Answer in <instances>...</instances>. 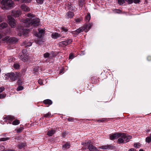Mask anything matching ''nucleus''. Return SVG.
Listing matches in <instances>:
<instances>
[{
  "label": "nucleus",
  "mask_w": 151,
  "mask_h": 151,
  "mask_svg": "<svg viewBox=\"0 0 151 151\" xmlns=\"http://www.w3.org/2000/svg\"><path fill=\"white\" fill-rule=\"evenodd\" d=\"M60 29L62 32H63V34H66L68 31V29L65 27H61Z\"/></svg>",
  "instance_id": "obj_17"
},
{
  "label": "nucleus",
  "mask_w": 151,
  "mask_h": 151,
  "mask_svg": "<svg viewBox=\"0 0 151 151\" xmlns=\"http://www.w3.org/2000/svg\"><path fill=\"white\" fill-rule=\"evenodd\" d=\"M39 69L38 67H35L33 68V73H34L35 72H36V75H38V73Z\"/></svg>",
  "instance_id": "obj_27"
},
{
  "label": "nucleus",
  "mask_w": 151,
  "mask_h": 151,
  "mask_svg": "<svg viewBox=\"0 0 151 151\" xmlns=\"http://www.w3.org/2000/svg\"><path fill=\"white\" fill-rule=\"evenodd\" d=\"M3 40L10 44H14L18 41V40L16 37H9L6 36L3 39Z\"/></svg>",
  "instance_id": "obj_4"
},
{
  "label": "nucleus",
  "mask_w": 151,
  "mask_h": 151,
  "mask_svg": "<svg viewBox=\"0 0 151 151\" xmlns=\"http://www.w3.org/2000/svg\"><path fill=\"white\" fill-rule=\"evenodd\" d=\"M78 4L80 7H82L83 5L85 4V0H79Z\"/></svg>",
  "instance_id": "obj_20"
},
{
  "label": "nucleus",
  "mask_w": 151,
  "mask_h": 151,
  "mask_svg": "<svg viewBox=\"0 0 151 151\" xmlns=\"http://www.w3.org/2000/svg\"><path fill=\"white\" fill-rule=\"evenodd\" d=\"M5 76H15V74L13 73H8V75L7 74H6Z\"/></svg>",
  "instance_id": "obj_53"
},
{
  "label": "nucleus",
  "mask_w": 151,
  "mask_h": 151,
  "mask_svg": "<svg viewBox=\"0 0 151 151\" xmlns=\"http://www.w3.org/2000/svg\"><path fill=\"white\" fill-rule=\"evenodd\" d=\"M8 26V24L5 22H3L0 24V30L6 28Z\"/></svg>",
  "instance_id": "obj_18"
},
{
  "label": "nucleus",
  "mask_w": 151,
  "mask_h": 151,
  "mask_svg": "<svg viewBox=\"0 0 151 151\" xmlns=\"http://www.w3.org/2000/svg\"><path fill=\"white\" fill-rule=\"evenodd\" d=\"M34 15L32 14L31 13H28V14H27V16L29 17V18L33 17H34Z\"/></svg>",
  "instance_id": "obj_42"
},
{
  "label": "nucleus",
  "mask_w": 151,
  "mask_h": 151,
  "mask_svg": "<svg viewBox=\"0 0 151 151\" xmlns=\"http://www.w3.org/2000/svg\"><path fill=\"white\" fill-rule=\"evenodd\" d=\"M3 8L6 9H10L13 6L14 2L11 0H5L3 2Z\"/></svg>",
  "instance_id": "obj_3"
},
{
  "label": "nucleus",
  "mask_w": 151,
  "mask_h": 151,
  "mask_svg": "<svg viewBox=\"0 0 151 151\" xmlns=\"http://www.w3.org/2000/svg\"><path fill=\"white\" fill-rule=\"evenodd\" d=\"M44 103L45 104H47L50 105L52 104V101L50 99H46L44 101Z\"/></svg>",
  "instance_id": "obj_25"
},
{
  "label": "nucleus",
  "mask_w": 151,
  "mask_h": 151,
  "mask_svg": "<svg viewBox=\"0 0 151 151\" xmlns=\"http://www.w3.org/2000/svg\"><path fill=\"white\" fill-rule=\"evenodd\" d=\"M38 82L41 85L43 83L42 81L41 80H39Z\"/></svg>",
  "instance_id": "obj_57"
},
{
  "label": "nucleus",
  "mask_w": 151,
  "mask_h": 151,
  "mask_svg": "<svg viewBox=\"0 0 151 151\" xmlns=\"http://www.w3.org/2000/svg\"><path fill=\"white\" fill-rule=\"evenodd\" d=\"M24 75V74H22L21 73H20V74H19V75Z\"/></svg>",
  "instance_id": "obj_64"
},
{
  "label": "nucleus",
  "mask_w": 151,
  "mask_h": 151,
  "mask_svg": "<svg viewBox=\"0 0 151 151\" xmlns=\"http://www.w3.org/2000/svg\"><path fill=\"white\" fill-rule=\"evenodd\" d=\"M115 11V12L116 13H120L122 12V11L120 9H116Z\"/></svg>",
  "instance_id": "obj_46"
},
{
  "label": "nucleus",
  "mask_w": 151,
  "mask_h": 151,
  "mask_svg": "<svg viewBox=\"0 0 151 151\" xmlns=\"http://www.w3.org/2000/svg\"><path fill=\"white\" fill-rule=\"evenodd\" d=\"M72 42L71 39L67 40L62 41L59 43V45L61 47H64L70 44Z\"/></svg>",
  "instance_id": "obj_6"
},
{
  "label": "nucleus",
  "mask_w": 151,
  "mask_h": 151,
  "mask_svg": "<svg viewBox=\"0 0 151 151\" xmlns=\"http://www.w3.org/2000/svg\"><path fill=\"white\" fill-rule=\"evenodd\" d=\"M18 83L19 84H20L22 83V82L20 80H19L18 81Z\"/></svg>",
  "instance_id": "obj_60"
},
{
  "label": "nucleus",
  "mask_w": 151,
  "mask_h": 151,
  "mask_svg": "<svg viewBox=\"0 0 151 151\" xmlns=\"http://www.w3.org/2000/svg\"><path fill=\"white\" fill-rule=\"evenodd\" d=\"M4 119L12 121L14 119V118L11 116L8 115L4 118Z\"/></svg>",
  "instance_id": "obj_22"
},
{
  "label": "nucleus",
  "mask_w": 151,
  "mask_h": 151,
  "mask_svg": "<svg viewBox=\"0 0 151 151\" xmlns=\"http://www.w3.org/2000/svg\"><path fill=\"white\" fill-rule=\"evenodd\" d=\"M37 37L39 38H42L43 36L44 35L42 34H40V33L38 32V33L37 34Z\"/></svg>",
  "instance_id": "obj_40"
},
{
  "label": "nucleus",
  "mask_w": 151,
  "mask_h": 151,
  "mask_svg": "<svg viewBox=\"0 0 151 151\" xmlns=\"http://www.w3.org/2000/svg\"><path fill=\"white\" fill-rule=\"evenodd\" d=\"M88 143H89V142H87V143H85V145H88Z\"/></svg>",
  "instance_id": "obj_62"
},
{
  "label": "nucleus",
  "mask_w": 151,
  "mask_h": 151,
  "mask_svg": "<svg viewBox=\"0 0 151 151\" xmlns=\"http://www.w3.org/2000/svg\"><path fill=\"white\" fill-rule=\"evenodd\" d=\"M8 21L9 25L12 27H15L16 24L15 20L11 16H8Z\"/></svg>",
  "instance_id": "obj_5"
},
{
  "label": "nucleus",
  "mask_w": 151,
  "mask_h": 151,
  "mask_svg": "<svg viewBox=\"0 0 151 151\" xmlns=\"http://www.w3.org/2000/svg\"><path fill=\"white\" fill-rule=\"evenodd\" d=\"M5 151H14V150L12 149H8L6 150Z\"/></svg>",
  "instance_id": "obj_59"
},
{
  "label": "nucleus",
  "mask_w": 151,
  "mask_h": 151,
  "mask_svg": "<svg viewBox=\"0 0 151 151\" xmlns=\"http://www.w3.org/2000/svg\"><path fill=\"white\" fill-rule=\"evenodd\" d=\"M73 55L70 54L69 56V58L70 59H72L73 58Z\"/></svg>",
  "instance_id": "obj_56"
},
{
  "label": "nucleus",
  "mask_w": 151,
  "mask_h": 151,
  "mask_svg": "<svg viewBox=\"0 0 151 151\" xmlns=\"http://www.w3.org/2000/svg\"><path fill=\"white\" fill-rule=\"evenodd\" d=\"M39 33L40 34H42L43 35H44L45 33V30L42 29H38Z\"/></svg>",
  "instance_id": "obj_35"
},
{
  "label": "nucleus",
  "mask_w": 151,
  "mask_h": 151,
  "mask_svg": "<svg viewBox=\"0 0 151 151\" xmlns=\"http://www.w3.org/2000/svg\"><path fill=\"white\" fill-rule=\"evenodd\" d=\"M21 13L20 10H13L12 11L11 15L15 17H18L21 14Z\"/></svg>",
  "instance_id": "obj_7"
},
{
  "label": "nucleus",
  "mask_w": 151,
  "mask_h": 151,
  "mask_svg": "<svg viewBox=\"0 0 151 151\" xmlns=\"http://www.w3.org/2000/svg\"><path fill=\"white\" fill-rule=\"evenodd\" d=\"M50 113H48L44 115V116L45 117H48L50 116Z\"/></svg>",
  "instance_id": "obj_47"
},
{
  "label": "nucleus",
  "mask_w": 151,
  "mask_h": 151,
  "mask_svg": "<svg viewBox=\"0 0 151 151\" xmlns=\"http://www.w3.org/2000/svg\"><path fill=\"white\" fill-rule=\"evenodd\" d=\"M20 7L21 9L24 11L28 12L29 10V8L24 4H22Z\"/></svg>",
  "instance_id": "obj_16"
},
{
  "label": "nucleus",
  "mask_w": 151,
  "mask_h": 151,
  "mask_svg": "<svg viewBox=\"0 0 151 151\" xmlns=\"http://www.w3.org/2000/svg\"><path fill=\"white\" fill-rule=\"evenodd\" d=\"M5 88L3 87H0V93L4 90Z\"/></svg>",
  "instance_id": "obj_52"
},
{
  "label": "nucleus",
  "mask_w": 151,
  "mask_h": 151,
  "mask_svg": "<svg viewBox=\"0 0 151 151\" xmlns=\"http://www.w3.org/2000/svg\"><path fill=\"white\" fill-rule=\"evenodd\" d=\"M92 25L93 24L91 23L85 24L82 28L83 29V31H84L85 32H87L91 28Z\"/></svg>",
  "instance_id": "obj_8"
},
{
  "label": "nucleus",
  "mask_w": 151,
  "mask_h": 151,
  "mask_svg": "<svg viewBox=\"0 0 151 151\" xmlns=\"http://www.w3.org/2000/svg\"><path fill=\"white\" fill-rule=\"evenodd\" d=\"M8 78H10L12 81H14L17 79V76H8Z\"/></svg>",
  "instance_id": "obj_29"
},
{
  "label": "nucleus",
  "mask_w": 151,
  "mask_h": 151,
  "mask_svg": "<svg viewBox=\"0 0 151 151\" xmlns=\"http://www.w3.org/2000/svg\"><path fill=\"white\" fill-rule=\"evenodd\" d=\"M6 96V94H0V98H4Z\"/></svg>",
  "instance_id": "obj_51"
},
{
  "label": "nucleus",
  "mask_w": 151,
  "mask_h": 151,
  "mask_svg": "<svg viewBox=\"0 0 151 151\" xmlns=\"http://www.w3.org/2000/svg\"><path fill=\"white\" fill-rule=\"evenodd\" d=\"M5 150V147L3 145H0V150L3 151Z\"/></svg>",
  "instance_id": "obj_49"
},
{
  "label": "nucleus",
  "mask_w": 151,
  "mask_h": 151,
  "mask_svg": "<svg viewBox=\"0 0 151 151\" xmlns=\"http://www.w3.org/2000/svg\"><path fill=\"white\" fill-rule=\"evenodd\" d=\"M82 19L81 18H78L76 19V22L77 23H79L80 22Z\"/></svg>",
  "instance_id": "obj_50"
},
{
  "label": "nucleus",
  "mask_w": 151,
  "mask_h": 151,
  "mask_svg": "<svg viewBox=\"0 0 151 151\" xmlns=\"http://www.w3.org/2000/svg\"><path fill=\"white\" fill-rule=\"evenodd\" d=\"M146 142L148 143L151 142V134L150 136L146 138Z\"/></svg>",
  "instance_id": "obj_31"
},
{
  "label": "nucleus",
  "mask_w": 151,
  "mask_h": 151,
  "mask_svg": "<svg viewBox=\"0 0 151 151\" xmlns=\"http://www.w3.org/2000/svg\"><path fill=\"white\" fill-rule=\"evenodd\" d=\"M32 43L31 42H29L27 41H24V42L22 44L23 45L25 46V47H29L32 45Z\"/></svg>",
  "instance_id": "obj_19"
},
{
  "label": "nucleus",
  "mask_w": 151,
  "mask_h": 151,
  "mask_svg": "<svg viewBox=\"0 0 151 151\" xmlns=\"http://www.w3.org/2000/svg\"><path fill=\"white\" fill-rule=\"evenodd\" d=\"M26 144L25 143H22L18 145V147L19 149H21L22 147H25Z\"/></svg>",
  "instance_id": "obj_34"
},
{
  "label": "nucleus",
  "mask_w": 151,
  "mask_h": 151,
  "mask_svg": "<svg viewBox=\"0 0 151 151\" xmlns=\"http://www.w3.org/2000/svg\"><path fill=\"white\" fill-rule=\"evenodd\" d=\"M55 131L53 130H52L48 131L47 133V135L49 136H52L55 132Z\"/></svg>",
  "instance_id": "obj_24"
},
{
  "label": "nucleus",
  "mask_w": 151,
  "mask_h": 151,
  "mask_svg": "<svg viewBox=\"0 0 151 151\" xmlns=\"http://www.w3.org/2000/svg\"><path fill=\"white\" fill-rule=\"evenodd\" d=\"M70 147V145L68 144H65L63 147V149L65 150L69 148Z\"/></svg>",
  "instance_id": "obj_32"
},
{
  "label": "nucleus",
  "mask_w": 151,
  "mask_h": 151,
  "mask_svg": "<svg viewBox=\"0 0 151 151\" xmlns=\"http://www.w3.org/2000/svg\"><path fill=\"white\" fill-rule=\"evenodd\" d=\"M32 0H21V2L22 3H30Z\"/></svg>",
  "instance_id": "obj_38"
},
{
  "label": "nucleus",
  "mask_w": 151,
  "mask_h": 151,
  "mask_svg": "<svg viewBox=\"0 0 151 151\" xmlns=\"http://www.w3.org/2000/svg\"><path fill=\"white\" fill-rule=\"evenodd\" d=\"M147 60L148 61H150L151 60V56H148L147 57Z\"/></svg>",
  "instance_id": "obj_54"
},
{
  "label": "nucleus",
  "mask_w": 151,
  "mask_h": 151,
  "mask_svg": "<svg viewBox=\"0 0 151 151\" xmlns=\"http://www.w3.org/2000/svg\"><path fill=\"white\" fill-rule=\"evenodd\" d=\"M19 65L18 63H15L14 65V67L15 69H19Z\"/></svg>",
  "instance_id": "obj_37"
},
{
  "label": "nucleus",
  "mask_w": 151,
  "mask_h": 151,
  "mask_svg": "<svg viewBox=\"0 0 151 151\" xmlns=\"http://www.w3.org/2000/svg\"><path fill=\"white\" fill-rule=\"evenodd\" d=\"M20 123L19 120L16 119L12 123V124L14 125H16L19 124Z\"/></svg>",
  "instance_id": "obj_28"
},
{
  "label": "nucleus",
  "mask_w": 151,
  "mask_h": 151,
  "mask_svg": "<svg viewBox=\"0 0 151 151\" xmlns=\"http://www.w3.org/2000/svg\"><path fill=\"white\" fill-rule=\"evenodd\" d=\"M20 56V58L22 61H25L27 60L28 59V55L27 54H21Z\"/></svg>",
  "instance_id": "obj_15"
},
{
  "label": "nucleus",
  "mask_w": 151,
  "mask_h": 151,
  "mask_svg": "<svg viewBox=\"0 0 151 151\" xmlns=\"http://www.w3.org/2000/svg\"><path fill=\"white\" fill-rule=\"evenodd\" d=\"M67 7L68 9L71 11H73L75 8V7L74 5L71 4L70 3L68 4Z\"/></svg>",
  "instance_id": "obj_12"
},
{
  "label": "nucleus",
  "mask_w": 151,
  "mask_h": 151,
  "mask_svg": "<svg viewBox=\"0 0 151 151\" xmlns=\"http://www.w3.org/2000/svg\"><path fill=\"white\" fill-rule=\"evenodd\" d=\"M91 19V15L89 13H88L87 15L86 16L85 19L86 22H89Z\"/></svg>",
  "instance_id": "obj_23"
},
{
  "label": "nucleus",
  "mask_w": 151,
  "mask_h": 151,
  "mask_svg": "<svg viewBox=\"0 0 151 151\" xmlns=\"http://www.w3.org/2000/svg\"><path fill=\"white\" fill-rule=\"evenodd\" d=\"M132 136L124 133H119L118 142L120 143H125L129 142Z\"/></svg>",
  "instance_id": "obj_2"
},
{
  "label": "nucleus",
  "mask_w": 151,
  "mask_h": 151,
  "mask_svg": "<svg viewBox=\"0 0 151 151\" xmlns=\"http://www.w3.org/2000/svg\"><path fill=\"white\" fill-rule=\"evenodd\" d=\"M23 128L22 127H21L18 129L17 130V133L20 132H21L22 131L23 129Z\"/></svg>",
  "instance_id": "obj_41"
},
{
  "label": "nucleus",
  "mask_w": 151,
  "mask_h": 151,
  "mask_svg": "<svg viewBox=\"0 0 151 151\" xmlns=\"http://www.w3.org/2000/svg\"><path fill=\"white\" fill-rule=\"evenodd\" d=\"M23 89V87L22 86H19L17 89V90L18 91H19L20 90H22Z\"/></svg>",
  "instance_id": "obj_45"
},
{
  "label": "nucleus",
  "mask_w": 151,
  "mask_h": 151,
  "mask_svg": "<svg viewBox=\"0 0 151 151\" xmlns=\"http://www.w3.org/2000/svg\"><path fill=\"white\" fill-rule=\"evenodd\" d=\"M133 2H134L135 4L139 3L140 1V0H132Z\"/></svg>",
  "instance_id": "obj_44"
},
{
  "label": "nucleus",
  "mask_w": 151,
  "mask_h": 151,
  "mask_svg": "<svg viewBox=\"0 0 151 151\" xmlns=\"http://www.w3.org/2000/svg\"><path fill=\"white\" fill-rule=\"evenodd\" d=\"M36 1L38 4H41L43 3L44 0H36Z\"/></svg>",
  "instance_id": "obj_39"
},
{
  "label": "nucleus",
  "mask_w": 151,
  "mask_h": 151,
  "mask_svg": "<svg viewBox=\"0 0 151 151\" xmlns=\"http://www.w3.org/2000/svg\"><path fill=\"white\" fill-rule=\"evenodd\" d=\"M129 151H137L133 148H131L129 150Z\"/></svg>",
  "instance_id": "obj_58"
},
{
  "label": "nucleus",
  "mask_w": 151,
  "mask_h": 151,
  "mask_svg": "<svg viewBox=\"0 0 151 151\" xmlns=\"http://www.w3.org/2000/svg\"><path fill=\"white\" fill-rule=\"evenodd\" d=\"M64 70L63 69H61L59 71V74H61L63 73Z\"/></svg>",
  "instance_id": "obj_55"
},
{
  "label": "nucleus",
  "mask_w": 151,
  "mask_h": 151,
  "mask_svg": "<svg viewBox=\"0 0 151 151\" xmlns=\"http://www.w3.org/2000/svg\"><path fill=\"white\" fill-rule=\"evenodd\" d=\"M27 50L26 49H23L22 50V54H26V53L27 52Z\"/></svg>",
  "instance_id": "obj_48"
},
{
  "label": "nucleus",
  "mask_w": 151,
  "mask_h": 151,
  "mask_svg": "<svg viewBox=\"0 0 151 151\" xmlns=\"http://www.w3.org/2000/svg\"><path fill=\"white\" fill-rule=\"evenodd\" d=\"M125 1L127 2L129 4L133 3V1L132 0H118V3L119 5H122L125 3Z\"/></svg>",
  "instance_id": "obj_10"
},
{
  "label": "nucleus",
  "mask_w": 151,
  "mask_h": 151,
  "mask_svg": "<svg viewBox=\"0 0 151 151\" xmlns=\"http://www.w3.org/2000/svg\"><path fill=\"white\" fill-rule=\"evenodd\" d=\"M50 55V54L48 52H46L43 54V56L45 58H49Z\"/></svg>",
  "instance_id": "obj_30"
},
{
  "label": "nucleus",
  "mask_w": 151,
  "mask_h": 151,
  "mask_svg": "<svg viewBox=\"0 0 151 151\" xmlns=\"http://www.w3.org/2000/svg\"><path fill=\"white\" fill-rule=\"evenodd\" d=\"M50 59H51L53 57H54L57 55V52H54L52 51L50 54Z\"/></svg>",
  "instance_id": "obj_26"
},
{
  "label": "nucleus",
  "mask_w": 151,
  "mask_h": 151,
  "mask_svg": "<svg viewBox=\"0 0 151 151\" xmlns=\"http://www.w3.org/2000/svg\"><path fill=\"white\" fill-rule=\"evenodd\" d=\"M9 139V138H3L0 139V141H6Z\"/></svg>",
  "instance_id": "obj_43"
},
{
  "label": "nucleus",
  "mask_w": 151,
  "mask_h": 151,
  "mask_svg": "<svg viewBox=\"0 0 151 151\" xmlns=\"http://www.w3.org/2000/svg\"><path fill=\"white\" fill-rule=\"evenodd\" d=\"M65 17L68 19L72 18L74 16V13L71 11H69L66 14Z\"/></svg>",
  "instance_id": "obj_11"
},
{
  "label": "nucleus",
  "mask_w": 151,
  "mask_h": 151,
  "mask_svg": "<svg viewBox=\"0 0 151 151\" xmlns=\"http://www.w3.org/2000/svg\"><path fill=\"white\" fill-rule=\"evenodd\" d=\"M21 22H23L18 27V32L20 35H23L25 37L27 36L28 30L25 27H28L30 25L37 26L40 24V19L38 18H34L32 19L29 18H24L21 20Z\"/></svg>",
  "instance_id": "obj_1"
},
{
  "label": "nucleus",
  "mask_w": 151,
  "mask_h": 151,
  "mask_svg": "<svg viewBox=\"0 0 151 151\" xmlns=\"http://www.w3.org/2000/svg\"><path fill=\"white\" fill-rule=\"evenodd\" d=\"M119 133H116L114 134H113L110 136V139L111 140L116 139L119 137Z\"/></svg>",
  "instance_id": "obj_14"
},
{
  "label": "nucleus",
  "mask_w": 151,
  "mask_h": 151,
  "mask_svg": "<svg viewBox=\"0 0 151 151\" xmlns=\"http://www.w3.org/2000/svg\"><path fill=\"white\" fill-rule=\"evenodd\" d=\"M65 132H63V136H64V135H65Z\"/></svg>",
  "instance_id": "obj_61"
},
{
  "label": "nucleus",
  "mask_w": 151,
  "mask_h": 151,
  "mask_svg": "<svg viewBox=\"0 0 151 151\" xmlns=\"http://www.w3.org/2000/svg\"><path fill=\"white\" fill-rule=\"evenodd\" d=\"M139 151H144L142 149H140L139 150Z\"/></svg>",
  "instance_id": "obj_63"
},
{
  "label": "nucleus",
  "mask_w": 151,
  "mask_h": 151,
  "mask_svg": "<svg viewBox=\"0 0 151 151\" xmlns=\"http://www.w3.org/2000/svg\"><path fill=\"white\" fill-rule=\"evenodd\" d=\"M88 149L90 151H97V149L91 145H89Z\"/></svg>",
  "instance_id": "obj_21"
},
{
  "label": "nucleus",
  "mask_w": 151,
  "mask_h": 151,
  "mask_svg": "<svg viewBox=\"0 0 151 151\" xmlns=\"http://www.w3.org/2000/svg\"><path fill=\"white\" fill-rule=\"evenodd\" d=\"M83 31V29L82 28V27H81L79 28L78 29H77L75 31H72L71 33L73 35H77Z\"/></svg>",
  "instance_id": "obj_9"
},
{
  "label": "nucleus",
  "mask_w": 151,
  "mask_h": 151,
  "mask_svg": "<svg viewBox=\"0 0 151 151\" xmlns=\"http://www.w3.org/2000/svg\"><path fill=\"white\" fill-rule=\"evenodd\" d=\"M141 144L139 143H137L134 144V146L135 148H139L141 146Z\"/></svg>",
  "instance_id": "obj_36"
},
{
  "label": "nucleus",
  "mask_w": 151,
  "mask_h": 151,
  "mask_svg": "<svg viewBox=\"0 0 151 151\" xmlns=\"http://www.w3.org/2000/svg\"><path fill=\"white\" fill-rule=\"evenodd\" d=\"M99 148L102 149H109L110 147L108 145H104L100 147Z\"/></svg>",
  "instance_id": "obj_33"
},
{
  "label": "nucleus",
  "mask_w": 151,
  "mask_h": 151,
  "mask_svg": "<svg viewBox=\"0 0 151 151\" xmlns=\"http://www.w3.org/2000/svg\"><path fill=\"white\" fill-rule=\"evenodd\" d=\"M61 35L58 32L52 33L51 34V37L52 38L57 39L58 38L61 37Z\"/></svg>",
  "instance_id": "obj_13"
}]
</instances>
